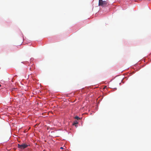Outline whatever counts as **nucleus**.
Returning a JSON list of instances; mask_svg holds the SVG:
<instances>
[{
    "mask_svg": "<svg viewBox=\"0 0 151 151\" xmlns=\"http://www.w3.org/2000/svg\"><path fill=\"white\" fill-rule=\"evenodd\" d=\"M28 146L27 144L23 143L22 145H18V147L21 149H24L27 147Z\"/></svg>",
    "mask_w": 151,
    "mask_h": 151,
    "instance_id": "2",
    "label": "nucleus"
},
{
    "mask_svg": "<svg viewBox=\"0 0 151 151\" xmlns=\"http://www.w3.org/2000/svg\"><path fill=\"white\" fill-rule=\"evenodd\" d=\"M99 5L105 7L107 6V2L105 1H103L102 0H99Z\"/></svg>",
    "mask_w": 151,
    "mask_h": 151,
    "instance_id": "1",
    "label": "nucleus"
},
{
    "mask_svg": "<svg viewBox=\"0 0 151 151\" xmlns=\"http://www.w3.org/2000/svg\"><path fill=\"white\" fill-rule=\"evenodd\" d=\"M66 148V147H65V148H64L63 147H61L60 148V149H65Z\"/></svg>",
    "mask_w": 151,
    "mask_h": 151,
    "instance_id": "5",
    "label": "nucleus"
},
{
    "mask_svg": "<svg viewBox=\"0 0 151 151\" xmlns=\"http://www.w3.org/2000/svg\"><path fill=\"white\" fill-rule=\"evenodd\" d=\"M1 86V85L0 84V87Z\"/></svg>",
    "mask_w": 151,
    "mask_h": 151,
    "instance_id": "7",
    "label": "nucleus"
},
{
    "mask_svg": "<svg viewBox=\"0 0 151 151\" xmlns=\"http://www.w3.org/2000/svg\"><path fill=\"white\" fill-rule=\"evenodd\" d=\"M42 113L44 114V113H46V112H43V113Z\"/></svg>",
    "mask_w": 151,
    "mask_h": 151,
    "instance_id": "6",
    "label": "nucleus"
},
{
    "mask_svg": "<svg viewBox=\"0 0 151 151\" xmlns=\"http://www.w3.org/2000/svg\"><path fill=\"white\" fill-rule=\"evenodd\" d=\"M75 119H77L78 120H79V119H80V118L78 117V116H76L75 117Z\"/></svg>",
    "mask_w": 151,
    "mask_h": 151,
    "instance_id": "4",
    "label": "nucleus"
},
{
    "mask_svg": "<svg viewBox=\"0 0 151 151\" xmlns=\"http://www.w3.org/2000/svg\"><path fill=\"white\" fill-rule=\"evenodd\" d=\"M78 122L77 121H75L73 123V125H75L76 127V124H78Z\"/></svg>",
    "mask_w": 151,
    "mask_h": 151,
    "instance_id": "3",
    "label": "nucleus"
}]
</instances>
